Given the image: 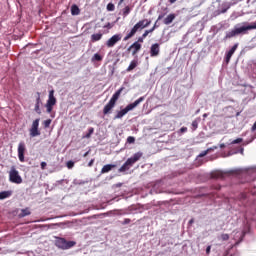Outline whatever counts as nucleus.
Returning a JSON list of instances; mask_svg holds the SVG:
<instances>
[{
    "mask_svg": "<svg viewBox=\"0 0 256 256\" xmlns=\"http://www.w3.org/2000/svg\"><path fill=\"white\" fill-rule=\"evenodd\" d=\"M164 17H165V14H160V15L158 16L157 21H161V19H163Z\"/></svg>",
    "mask_w": 256,
    "mask_h": 256,
    "instance_id": "nucleus-42",
    "label": "nucleus"
},
{
    "mask_svg": "<svg viewBox=\"0 0 256 256\" xmlns=\"http://www.w3.org/2000/svg\"><path fill=\"white\" fill-rule=\"evenodd\" d=\"M141 157H143V152H137L132 157L128 158L126 162L118 169L119 173L129 171L131 167L137 163V161L141 160Z\"/></svg>",
    "mask_w": 256,
    "mask_h": 256,
    "instance_id": "nucleus-4",
    "label": "nucleus"
},
{
    "mask_svg": "<svg viewBox=\"0 0 256 256\" xmlns=\"http://www.w3.org/2000/svg\"><path fill=\"white\" fill-rule=\"evenodd\" d=\"M18 159L21 163H25V143L20 142L18 145Z\"/></svg>",
    "mask_w": 256,
    "mask_h": 256,
    "instance_id": "nucleus-11",
    "label": "nucleus"
},
{
    "mask_svg": "<svg viewBox=\"0 0 256 256\" xmlns=\"http://www.w3.org/2000/svg\"><path fill=\"white\" fill-rule=\"evenodd\" d=\"M129 13H131V7L126 6V7L123 9V16H124V17H127V15H129Z\"/></svg>",
    "mask_w": 256,
    "mask_h": 256,
    "instance_id": "nucleus-25",
    "label": "nucleus"
},
{
    "mask_svg": "<svg viewBox=\"0 0 256 256\" xmlns=\"http://www.w3.org/2000/svg\"><path fill=\"white\" fill-rule=\"evenodd\" d=\"M143 41H145V38L143 36H140L138 38V40L136 41V43H139L141 45V43H143Z\"/></svg>",
    "mask_w": 256,
    "mask_h": 256,
    "instance_id": "nucleus-35",
    "label": "nucleus"
},
{
    "mask_svg": "<svg viewBox=\"0 0 256 256\" xmlns=\"http://www.w3.org/2000/svg\"><path fill=\"white\" fill-rule=\"evenodd\" d=\"M107 11H115V4L108 3L107 4Z\"/></svg>",
    "mask_w": 256,
    "mask_h": 256,
    "instance_id": "nucleus-27",
    "label": "nucleus"
},
{
    "mask_svg": "<svg viewBox=\"0 0 256 256\" xmlns=\"http://www.w3.org/2000/svg\"><path fill=\"white\" fill-rule=\"evenodd\" d=\"M41 93L37 92V97H36V104L34 107V111L38 114L41 115Z\"/></svg>",
    "mask_w": 256,
    "mask_h": 256,
    "instance_id": "nucleus-14",
    "label": "nucleus"
},
{
    "mask_svg": "<svg viewBox=\"0 0 256 256\" xmlns=\"http://www.w3.org/2000/svg\"><path fill=\"white\" fill-rule=\"evenodd\" d=\"M143 101H145V97L144 96H142L139 99L135 100L133 103L128 104L124 109H122V110L117 112V114L114 117V119H121L122 117H125V115H127L128 111H133V109H135V107H137V105H139V103H143Z\"/></svg>",
    "mask_w": 256,
    "mask_h": 256,
    "instance_id": "nucleus-6",
    "label": "nucleus"
},
{
    "mask_svg": "<svg viewBox=\"0 0 256 256\" xmlns=\"http://www.w3.org/2000/svg\"><path fill=\"white\" fill-rule=\"evenodd\" d=\"M220 149H225V144H220Z\"/></svg>",
    "mask_w": 256,
    "mask_h": 256,
    "instance_id": "nucleus-45",
    "label": "nucleus"
},
{
    "mask_svg": "<svg viewBox=\"0 0 256 256\" xmlns=\"http://www.w3.org/2000/svg\"><path fill=\"white\" fill-rule=\"evenodd\" d=\"M131 223V219L125 218L124 221L122 222V225H129Z\"/></svg>",
    "mask_w": 256,
    "mask_h": 256,
    "instance_id": "nucleus-34",
    "label": "nucleus"
},
{
    "mask_svg": "<svg viewBox=\"0 0 256 256\" xmlns=\"http://www.w3.org/2000/svg\"><path fill=\"white\" fill-rule=\"evenodd\" d=\"M123 1H125V0H120L119 4L121 5V3H123Z\"/></svg>",
    "mask_w": 256,
    "mask_h": 256,
    "instance_id": "nucleus-49",
    "label": "nucleus"
},
{
    "mask_svg": "<svg viewBox=\"0 0 256 256\" xmlns=\"http://www.w3.org/2000/svg\"><path fill=\"white\" fill-rule=\"evenodd\" d=\"M251 131H256V121L255 123L253 124L252 128H251Z\"/></svg>",
    "mask_w": 256,
    "mask_h": 256,
    "instance_id": "nucleus-43",
    "label": "nucleus"
},
{
    "mask_svg": "<svg viewBox=\"0 0 256 256\" xmlns=\"http://www.w3.org/2000/svg\"><path fill=\"white\" fill-rule=\"evenodd\" d=\"M239 143H243V138H237L231 142V145H237Z\"/></svg>",
    "mask_w": 256,
    "mask_h": 256,
    "instance_id": "nucleus-28",
    "label": "nucleus"
},
{
    "mask_svg": "<svg viewBox=\"0 0 256 256\" xmlns=\"http://www.w3.org/2000/svg\"><path fill=\"white\" fill-rule=\"evenodd\" d=\"M124 90L125 87H121L113 94L109 102L104 106L103 115H109V113H111V110L115 107L117 101H119V97H121V93H123Z\"/></svg>",
    "mask_w": 256,
    "mask_h": 256,
    "instance_id": "nucleus-3",
    "label": "nucleus"
},
{
    "mask_svg": "<svg viewBox=\"0 0 256 256\" xmlns=\"http://www.w3.org/2000/svg\"><path fill=\"white\" fill-rule=\"evenodd\" d=\"M157 27H159V25H157V21L154 23L153 27L151 29H149V31H155V29H157Z\"/></svg>",
    "mask_w": 256,
    "mask_h": 256,
    "instance_id": "nucleus-36",
    "label": "nucleus"
},
{
    "mask_svg": "<svg viewBox=\"0 0 256 256\" xmlns=\"http://www.w3.org/2000/svg\"><path fill=\"white\" fill-rule=\"evenodd\" d=\"M128 51H132L133 57L141 51V44L139 42H134L129 48Z\"/></svg>",
    "mask_w": 256,
    "mask_h": 256,
    "instance_id": "nucleus-13",
    "label": "nucleus"
},
{
    "mask_svg": "<svg viewBox=\"0 0 256 256\" xmlns=\"http://www.w3.org/2000/svg\"><path fill=\"white\" fill-rule=\"evenodd\" d=\"M197 127H199V122H197V120H194L192 122V129H193V131H196Z\"/></svg>",
    "mask_w": 256,
    "mask_h": 256,
    "instance_id": "nucleus-29",
    "label": "nucleus"
},
{
    "mask_svg": "<svg viewBox=\"0 0 256 256\" xmlns=\"http://www.w3.org/2000/svg\"><path fill=\"white\" fill-rule=\"evenodd\" d=\"M55 105H57V98H55V90H50L48 100L45 105L47 113H51Z\"/></svg>",
    "mask_w": 256,
    "mask_h": 256,
    "instance_id": "nucleus-8",
    "label": "nucleus"
},
{
    "mask_svg": "<svg viewBox=\"0 0 256 256\" xmlns=\"http://www.w3.org/2000/svg\"><path fill=\"white\" fill-rule=\"evenodd\" d=\"M11 195V191H2L0 192V200L3 201V199H8V197H11Z\"/></svg>",
    "mask_w": 256,
    "mask_h": 256,
    "instance_id": "nucleus-20",
    "label": "nucleus"
},
{
    "mask_svg": "<svg viewBox=\"0 0 256 256\" xmlns=\"http://www.w3.org/2000/svg\"><path fill=\"white\" fill-rule=\"evenodd\" d=\"M175 14H169L164 20L163 23L164 25H171V23H173V21H175Z\"/></svg>",
    "mask_w": 256,
    "mask_h": 256,
    "instance_id": "nucleus-17",
    "label": "nucleus"
},
{
    "mask_svg": "<svg viewBox=\"0 0 256 256\" xmlns=\"http://www.w3.org/2000/svg\"><path fill=\"white\" fill-rule=\"evenodd\" d=\"M189 223H190V224L193 223V219H191V220L189 221Z\"/></svg>",
    "mask_w": 256,
    "mask_h": 256,
    "instance_id": "nucleus-51",
    "label": "nucleus"
},
{
    "mask_svg": "<svg viewBox=\"0 0 256 256\" xmlns=\"http://www.w3.org/2000/svg\"><path fill=\"white\" fill-rule=\"evenodd\" d=\"M180 133H187V127H182L180 129Z\"/></svg>",
    "mask_w": 256,
    "mask_h": 256,
    "instance_id": "nucleus-39",
    "label": "nucleus"
},
{
    "mask_svg": "<svg viewBox=\"0 0 256 256\" xmlns=\"http://www.w3.org/2000/svg\"><path fill=\"white\" fill-rule=\"evenodd\" d=\"M207 153H209V150H205L204 152L199 154V157H205V155H207Z\"/></svg>",
    "mask_w": 256,
    "mask_h": 256,
    "instance_id": "nucleus-37",
    "label": "nucleus"
},
{
    "mask_svg": "<svg viewBox=\"0 0 256 256\" xmlns=\"http://www.w3.org/2000/svg\"><path fill=\"white\" fill-rule=\"evenodd\" d=\"M39 121V118L33 121L30 128V137H39V135H41V131H39Z\"/></svg>",
    "mask_w": 256,
    "mask_h": 256,
    "instance_id": "nucleus-9",
    "label": "nucleus"
},
{
    "mask_svg": "<svg viewBox=\"0 0 256 256\" xmlns=\"http://www.w3.org/2000/svg\"><path fill=\"white\" fill-rule=\"evenodd\" d=\"M127 143H129V144L135 143V137L129 136V137L127 138Z\"/></svg>",
    "mask_w": 256,
    "mask_h": 256,
    "instance_id": "nucleus-32",
    "label": "nucleus"
},
{
    "mask_svg": "<svg viewBox=\"0 0 256 256\" xmlns=\"http://www.w3.org/2000/svg\"><path fill=\"white\" fill-rule=\"evenodd\" d=\"M55 247L58 249H62V251H67V249H72V247H75L77 245V242L75 241H67V239L63 237H55L54 241Z\"/></svg>",
    "mask_w": 256,
    "mask_h": 256,
    "instance_id": "nucleus-5",
    "label": "nucleus"
},
{
    "mask_svg": "<svg viewBox=\"0 0 256 256\" xmlns=\"http://www.w3.org/2000/svg\"><path fill=\"white\" fill-rule=\"evenodd\" d=\"M151 25V20L143 19L138 21L130 30V32L127 33V35L124 37V41H129L132 37H135V34L137 31H141Z\"/></svg>",
    "mask_w": 256,
    "mask_h": 256,
    "instance_id": "nucleus-2",
    "label": "nucleus"
},
{
    "mask_svg": "<svg viewBox=\"0 0 256 256\" xmlns=\"http://www.w3.org/2000/svg\"><path fill=\"white\" fill-rule=\"evenodd\" d=\"M161 52V48L159 46V43L152 44L150 47V56L151 57H157L159 56V53Z\"/></svg>",
    "mask_w": 256,
    "mask_h": 256,
    "instance_id": "nucleus-12",
    "label": "nucleus"
},
{
    "mask_svg": "<svg viewBox=\"0 0 256 256\" xmlns=\"http://www.w3.org/2000/svg\"><path fill=\"white\" fill-rule=\"evenodd\" d=\"M242 237H245V232H242Z\"/></svg>",
    "mask_w": 256,
    "mask_h": 256,
    "instance_id": "nucleus-50",
    "label": "nucleus"
},
{
    "mask_svg": "<svg viewBox=\"0 0 256 256\" xmlns=\"http://www.w3.org/2000/svg\"><path fill=\"white\" fill-rule=\"evenodd\" d=\"M253 29H256V21L247 26L235 27L226 34L224 39H232V37H237V35H247V32Z\"/></svg>",
    "mask_w": 256,
    "mask_h": 256,
    "instance_id": "nucleus-1",
    "label": "nucleus"
},
{
    "mask_svg": "<svg viewBox=\"0 0 256 256\" xmlns=\"http://www.w3.org/2000/svg\"><path fill=\"white\" fill-rule=\"evenodd\" d=\"M237 47H239V44H235V45L226 53V63H229V61H231V58L233 57L235 51H237Z\"/></svg>",
    "mask_w": 256,
    "mask_h": 256,
    "instance_id": "nucleus-15",
    "label": "nucleus"
},
{
    "mask_svg": "<svg viewBox=\"0 0 256 256\" xmlns=\"http://www.w3.org/2000/svg\"><path fill=\"white\" fill-rule=\"evenodd\" d=\"M9 181L10 183H15L16 185H21L23 183V178L19 175V170L15 166H12L9 171Z\"/></svg>",
    "mask_w": 256,
    "mask_h": 256,
    "instance_id": "nucleus-7",
    "label": "nucleus"
},
{
    "mask_svg": "<svg viewBox=\"0 0 256 256\" xmlns=\"http://www.w3.org/2000/svg\"><path fill=\"white\" fill-rule=\"evenodd\" d=\"M81 13V10L79 9V6L72 5L71 6V15H79Z\"/></svg>",
    "mask_w": 256,
    "mask_h": 256,
    "instance_id": "nucleus-22",
    "label": "nucleus"
},
{
    "mask_svg": "<svg viewBox=\"0 0 256 256\" xmlns=\"http://www.w3.org/2000/svg\"><path fill=\"white\" fill-rule=\"evenodd\" d=\"M29 215H31V210H29V208L22 209L19 213L20 218L27 217Z\"/></svg>",
    "mask_w": 256,
    "mask_h": 256,
    "instance_id": "nucleus-21",
    "label": "nucleus"
},
{
    "mask_svg": "<svg viewBox=\"0 0 256 256\" xmlns=\"http://www.w3.org/2000/svg\"><path fill=\"white\" fill-rule=\"evenodd\" d=\"M137 65H139V60H137V59L132 60L126 69L127 73H131V71H133V69H136Z\"/></svg>",
    "mask_w": 256,
    "mask_h": 256,
    "instance_id": "nucleus-16",
    "label": "nucleus"
},
{
    "mask_svg": "<svg viewBox=\"0 0 256 256\" xmlns=\"http://www.w3.org/2000/svg\"><path fill=\"white\" fill-rule=\"evenodd\" d=\"M47 167V162H41V169H45Z\"/></svg>",
    "mask_w": 256,
    "mask_h": 256,
    "instance_id": "nucleus-41",
    "label": "nucleus"
},
{
    "mask_svg": "<svg viewBox=\"0 0 256 256\" xmlns=\"http://www.w3.org/2000/svg\"><path fill=\"white\" fill-rule=\"evenodd\" d=\"M222 241H229V234H221Z\"/></svg>",
    "mask_w": 256,
    "mask_h": 256,
    "instance_id": "nucleus-33",
    "label": "nucleus"
},
{
    "mask_svg": "<svg viewBox=\"0 0 256 256\" xmlns=\"http://www.w3.org/2000/svg\"><path fill=\"white\" fill-rule=\"evenodd\" d=\"M177 0H169V3H171V5H173V3H176Z\"/></svg>",
    "mask_w": 256,
    "mask_h": 256,
    "instance_id": "nucleus-44",
    "label": "nucleus"
},
{
    "mask_svg": "<svg viewBox=\"0 0 256 256\" xmlns=\"http://www.w3.org/2000/svg\"><path fill=\"white\" fill-rule=\"evenodd\" d=\"M66 167L68 168V169H73L74 167H75V162H73V161H68L67 163H66Z\"/></svg>",
    "mask_w": 256,
    "mask_h": 256,
    "instance_id": "nucleus-26",
    "label": "nucleus"
},
{
    "mask_svg": "<svg viewBox=\"0 0 256 256\" xmlns=\"http://www.w3.org/2000/svg\"><path fill=\"white\" fill-rule=\"evenodd\" d=\"M150 33H152V30H145L144 33L142 34V37L144 39H147Z\"/></svg>",
    "mask_w": 256,
    "mask_h": 256,
    "instance_id": "nucleus-30",
    "label": "nucleus"
},
{
    "mask_svg": "<svg viewBox=\"0 0 256 256\" xmlns=\"http://www.w3.org/2000/svg\"><path fill=\"white\" fill-rule=\"evenodd\" d=\"M211 253V246H207L206 248V255H209Z\"/></svg>",
    "mask_w": 256,
    "mask_h": 256,
    "instance_id": "nucleus-40",
    "label": "nucleus"
},
{
    "mask_svg": "<svg viewBox=\"0 0 256 256\" xmlns=\"http://www.w3.org/2000/svg\"><path fill=\"white\" fill-rule=\"evenodd\" d=\"M87 155H89V151H87V152L83 155V157H87Z\"/></svg>",
    "mask_w": 256,
    "mask_h": 256,
    "instance_id": "nucleus-47",
    "label": "nucleus"
},
{
    "mask_svg": "<svg viewBox=\"0 0 256 256\" xmlns=\"http://www.w3.org/2000/svg\"><path fill=\"white\" fill-rule=\"evenodd\" d=\"M95 133V128L90 127L88 129V133H86V135L83 136V139H91V135Z\"/></svg>",
    "mask_w": 256,
    "mask_h": 256,
    "instance_id": "nucleus-23",
    "label": "nucleus"
},
{
    "mask_svg": "<svg viewBox=\"0 0 256 256\" xmlns=\"http://www.w3.org/2000/svg\"><path fill=\"white\" fill-rule=\"evenodd\" d=\"M103 39V33H96L91 35V42L97 43V41H101Z\"/></svg>",
    "mask_w": 256,
    "mask_h": 256,
    "instance_id": "nucleus-19",
    "label": "nucleus"
},
{
    "mask_svg": "<svg viewBox=\"0 0 256 256\" xmlns=\"http://www.w3.org/2000/svg\"><path fill=\"white\" fill-rule=\"evenodd\" d=\"M92 62L95 61H103V55L99 54V53H95L91 59Z\"/></svg>",
    "mask_w": 256,
    "mask_h": 256,
    "instance_id": "nucleus-24",
    "label": "nucleus"
},
{
    "mask_svg": "<svg viewBox=\"0 0 256 256\" xmlns=\"http://www.w3.org/2000/svg\"><path fill=\"white\" fill-rule=\"evenodd\" d=\"M115 167H117V165L115 164H107V165H104L101 169V173L104 174V173H109V171H111L112 169H115Z\"/></svg>",
    "mask_w": 256,
    "mask_h": 256,
    "instance_id": "nucleus-18",
    "label": "nucleus"
},
{
    "mask_svg": "<svg viewBox=\"0 0 256 256\" xmlns=\"http://www.w3.org/2000/svg\"><path fill=\"white\" fill-rule=\"evenodd\" d=\"M121 39H123V35H121V34L113 35L110 39H108L106 41V47L111 49L114 45H117V43H119V41H121Z\"/></svg>",
    "mask_w": 256,
    "mask_h": 256,
    "instance_id": "nucleus-10",
    "label": "nucleus"
},
{
    "mask_svg": "<svg viewBox=\"0 0 256 256\" xmlns=\"http://www.w3.org/2000/svg\"><path fill=\"white\" fill-rule=\"evenodd\" d=\"M45 129H47L51 125V119L45 120L43 123Z\"/></svg>",
    "mask_w": 256,
    "mask_h": 256,
    "instance_id": "nucleus-31",
    "label": "nucleus"
},
{
    "mask_svg": "<svg viewBox=\"0 0 256 256\" xmlns=\"http://www.w3.org/2000/svg\"><path fill=\"white\" fill-rule=\"evenodd\" d=\"M222 13H227V9L222 10Z\"/></svg>",
    "mask_w": 256,
    "mask_h": 256,
    "instance_id": "nucleus-48",
    "label": "nucleus"
},
{
    "mask_svg": "<svg viewBox=\"0 0 256 256\" xmlns=\"http://www.w3.org/2000/svg\"><path fill=\"white\" fill-rule=\"evenodd\" d=\"M244 151H245V149H244V148H241V149H240V153H241V155H243Z\"/></svg>",
    "mask_w": 256,
    "mask_h": 256,
    "instance_id": "nucleus-46",
    "label": "nucleus"
},
{
    "mask_svg": "<svg viewBox=\"0 0 256 256\" xmlns=\"http://www.w3.org/2000/svg\"><path fill=\"white\" fill-rule=\"evenodd\" d=\"M93 163H95V159H91L88 163V167H93Z\"/></svg>",
    "mask_w": 256,
    "mask_h": 256,
    "instance_id": "nucleus-38",
    "label": "nucleus"
}]
</instances>
